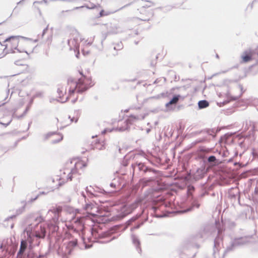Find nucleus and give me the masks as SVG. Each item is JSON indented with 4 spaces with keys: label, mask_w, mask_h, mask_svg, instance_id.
Returning <instances> with one entry per match:
<instances>
[{
    "label": "nucleus",
    "mask_w": 258,
    "mask_h": 258,
    "mask_svg": "<svg viewBox=\"0 0 258 258\" xmlns=\"http://www.w3.org/2000/svg\"><path fill=\"white\" fill-rule=\"evenodd\" d=\"M88 159L74 158L65 163L63 168L60 170V184L71 181L73 174H77L87 167Z\"/></svg>",
    "instance_id": "obj_1"
},
{
    "label": "nucleus",
    "mask_w": 258,
    "mask_h": 258,
    "mask_svg": "<svg viewBox=\"0 0 258 258\" xmlns=\"http://www.w3.org/2000/svg\"><path fill=\"white\" fill-rule=\"evenodd\" d=\"M94 209H97L94 205L92 204L86 205L85 210L87 211L88 215L78 218L75 222L76 228L78 230L83 231L86 225L92 226L94 223L93 219H95L98 222H101V221L103 222V219L101 220V218L104 216L95 214L93 211Z\"/></svg>",
    "instance_id": "obj_2"
},
{
    "label": "nucleus",
    "mask_w": 258,
    "mask_h": 258,
    "mask_svg": "<svg viewBox=\"0 0 258 258\" xmlns=\"http://www.w3.org/2000/svg\"><path fill=\"white\" fill-rule=\"evenodd\" d=\"M81 77L78 78L77 81H75L74 79L70 78H69L70 81V92L75 93L77 91L78 93H82L86 91L88 89L93 86V83L92 79L90 77H87L80 72Z\"/></svg>",
    "instance_id": "obj_3"
},
{
    "label": "nucleus",
    "mask_w": 258,
    "mask_h": 258,
    "mask_svg": "<svg viewBox=\"0 0 258 258\" xmlns=\"http://www.w3.org/2000/svg\"><path fill=\"white\" fill-rule=\"evenodd\" d=\"M21 38L22 37L14 36L6 39L4 43L7 51L15 52L17 50L19 51Z\"/></svg>",
    "instance_id": "obj_4"
},
{
    "label": "nucleus",
    "mask_w": 258,
    "mask_h": 258,
    "mask_svg": "<svg viewBox=\"0 0 258 258\" xmlns=\"http://www.w3.org/2000/svg\"><path fill=\"white\" fill-rule=\"evenodd\" d=\"M70 81L69 79L67 83L59 85L57 89L58 97L59 101L61 102H64L70 98L74 92H70Z\"/></svg>",
    "instance_id": "obj_5"
},
{
    "label": "nucleus",
    "mask_w": 258,
    "mask_h": 258,
    "mask_svg": "<svg viewBox=\"0 0 258 258\" xmlns=\"http://www.w3.org/2000/svg\"><path fill=\"white\" fill-rule=\"evenodd\" d=\"M78 120V117L77 116H74L71 117L70 116L68 115H60L58 118H56V125L58 128L62 129L69 125L73 122H76Z\"/></svg>",
    "instance_id": "obj_6"
},
{
    "label": "nucleus",
    "mask_w": 258,
    "mask_h": 258,
    "mask_svg": "<svg viewBox=\"0 0 258 258\" xmlns=\"http://www.w3.org/2000/svg\"><path fill=\"white\" fill-rule=\"evenodd\" d=\"M33 48V44L31 41L22 37L19 51H22L29 54L32 52Z\"/></svg>",
    "instance_id": "obj_7"
},
{
    "label": "nucleus",
    "mask_w": 258,
    "mask_h": 258,
    "mask_svg": "<svg viewBox=\"0 0 258 258\" xmlns=\"http://www.w3.org/2000/svg\"><path fill=\"white\" fill-rule=\"evenodd\" d=\"M83 39L82 38L81 35L76 34L73 36V38L68 41V44L72 49L78 50L79 48L80 42H82Z\"/></svg>",
    "instance_id": "obj_8"
},
{
    "label": "nucleus",
    "mask_w": 258,
    "mask_h": 258,
    "mask_svg": "<svg viewBox=\"0 0 258 258\" xmlns=\"http://www.w3.org/2000/svg\"><path fill=\"white\" fill-rule=\"evenodd\" d=\"M44 139L48 140L52 144H55L61 141L63 139L61 134L56 133H50L45 135L44 137Z\"/></svg>",
    "instance_id": "obj_9"
},
{
    "label": "nucleus",
    "mask_w": 258,
    "mask_h": 258,
    "mask_svg": "<svg viewBox=\"0 0 258 258\" xmlns=\"http://www.w3.org/2000/svg\"><path fill=\"white\" fill-rule=\"evenodd\" d=\"M139 202H136L132 206L133 207L129 208L127 206H122L120 208V213L118 215L119 218H122L126 215L130 214L132 211L136 209L138 206Z\"/></svg>",
    "instance_id": "obj_10"
},
{
    "label": "nucleus",
    "mask_w": 258,
    "mask_h": 258,
    "mask_svg": "<svg viewBox=\"0 0 258 258\" xmlns=\"http://www.w3.org/2000/svg\"><path fill=\"white\" fill-rule=\"evenodd\" d=\"M253 53L251 51H245L242 55L241 58L243 62H247L252 60Z\"/></svg>",
    "instance_id": "obj_11"
},
{
    "label": "nucleus",
    "mask_w": 258,
    "mask_h": 258,
    "mask_svg": "<svg viewBox=\"0 0 258 258\" xmlns=\"http://www.w3.org/2000/svg\"><path fill=\"white\" fill-rule=\"evenodd\" d=\"M27 246V243L25 240H22L21 242V245L19 251L18 252L19 254H22L25 251Z\"/></svg>",
    "instance_id": "obj_12"
},
{
    "label": "nucleus",
    "mask_w": 258,
    "mask_h": 258,
    "mask_svg": "<svg viewBox=\"0 0 258 258\" xmlns=\"http://www.w3.org/2000/svg\"><path fill=\"white\" fill-rule=\"evenodd\" d=\"M45 229L44 227H40V232H36L35 236L38 238H42L45 236Z\"/></svg>",
    "instance_id": "obj_13"
},
{
    "label": "nucleus",
    "mask_w": 258,
    "mask_h": 258,
    "mask_svg": "<svg viewBox=\"0 0 258 258\" xmlns=\"http://www.w3.org/2000/svg\"><path fill=\"white\" fill-rule=\"evenodd\" d=\"M179 100V96H174L169 102L166 103V107H168L169 106V105L172 104H175L177 103V102Z\"/></svg>",
    "instance_id": "obj_14"
},
{
    "label": "nucleus",
    "mask_w": 258,
    "mask_h": 258,
    "mask_svg": "<svg viewBox=\"0 0 258 258\" xmlns=\"http://www.w3.org/2000/svg\"><path fill=\"white\" fill-rule=\"evenodd\" d=\"M199 106L200 108H204L209 106V103L206 100L200 101L198 103Z\"/></svg>",
    "instance_id": "obj_15"
},
{
    "label": "nucleus",
    "mask_w": 258,
    "mask_h": 258,
    "mask_svg": "<svg viewBox=\"0 0 258 258\" xmlns=\"http://www.w3.org/2000/svg\"><path fill=\"white\" fill-rule=\"evenodd\" d=\"M95 148L99 150L104 149L105 148L104 142L102 141L101 143H100L99 142L98 143H96L95 145Z\"/></svg>",
    "instance_id": "obj_16"
},
{
    "label": "nucleus",
    "mask_w": 258,
    "mask_h": 258,
    "mask_svg": "<svg viewBox=\"0 0 258 258\" xmlns=\"http://www.w3.org/2000/svg\"><path fill=\"white\" fill-rule=\"evenodd\" d=\"M62 208L60 206H58L51 210V212H53L54 214H57L58 217L59 216V214H60Z\"/></svg>",
    "instance_id": "obj_17"
},
{
    "label": "nucleus",
    "mask_w": 258,
    "mask_h": 258,
    "mask_svg": "<svg viewBox=\"0 0 258 258\" xmlns=\"http://www.w3.org/2000/svg\"><path fill=\"white\" fill-rule=\"evenodd\" d=\"M97 226L96 225H93V227L92 228V229H91V232H92V234L93 236L95 237H97L98 236L97 235Z\"/></svg>",
    "instance_id": "obj_18"
},
{
    "label": "nucleus",
    "mask_w": 258,
    "mask_h": 258,
    "mask_svg": "<svg viewBox=\"0 0 258 258\" xmlns=\"http://www.w3.org/2000/svg\"><path fill=\"white\" fill-rule=\"evenodd\" d=\"M26 0H23L22 1H20L18 4V7L21 8L23 5H25L26 4Z\"/></svg>",
    "instance_id": "obj_19"
},
{
    "label": "nucleus",
    "mask_w": 258,
    "mask_h": 258,
    "mask_svg": "<svg viewBox=\"0 0 258 258\" xmlns=\"http://www.w3.org/2000/svg\"><path fill=\"white\" fill-rule=\"evenodd\" d=\"M109 14L110 13L109 12H106L104 10H101L100 12V16L103 17V16H107V15H109Z\"/></svg>",
    "instance_id": "obj_20"
},
{
    "label": "nucleus",
    "mask_w": 258,
    "mask_h": 258,
    "mask_svg": "<svg viewBox=\"0 0 258 258\" xmlns=\"http://www.w3.org/2000/svg\"><path fill=\"white\" fill-rule=\"evenodd\" d=\"M216 160V157L214 156H211L209 157L208 161L209 162H214Z\"/></svg>",
    "instance_id": "obj_21"
},
{
    "label": "nucleus",
    "mask_w": 258,
    "mask_h": 258,
    "mask_svg": "<svg viewBox=\"0 0 258 258\" xmlns=\"http://www.w3.org/2000/svg\"><path fill=\"white\" fill-rule=\"evenodd\" d=\"M86 7L89 8V9H94L96 7V5L95 4H90V5H89L88 4H87L86 5Z\"/></svg>",
    "instance_id": "obj_22"
},
{
    "label": "nucleus",
    "mask_w": 258,
    "mask_h": 258,
    "mask_svg": "<svg viewBox=\"0 0 258 258\" xmlns=\"http://www.w3.org/2000/svg\"><path fill=\"white\" fill-rule=\"evenodd\" d=\"M138 119V117L134 116V115H130L129 116V118L128 120H137Z\"/></svg>",
    "instance_id": "obj_23"
},
{
    "label": "nucleus",
    "mask_w": 258,
    "mask_h": 258,
    "mask_svg": "<svg viewBox=\"0 0 258 258\" xmlns=\"http://www.w3.org/2000/svg\"><path fill=\"white\" fill-rule=\"evenodd\" d=\"M48 30V28H46L44 30H43V35H44V34Z\"/></svg>",
    "instance_id": "obj_24"
},
{
    "label": "nucleus",
    "mask_w": 258,
    "mask_h": 258,
    "mask_svg": "<svg viewBox=\"0 0 258 258\" xmlns=\"http://www.w3.org/2000/svg\"><path fill=\"white\" fill-rule=\"evenodd\" d=\"M37 4H40V3H38V2H34V5L35 6V7H36V5H37Z\"/></svg>",
    "instance_id": "obj_25"
},
{
    "label": "nucleus",
    "mask_w": 258,
    "mask_h": 258,
    "mask_svg": "<svg viewBox=\"0 0 258 258\" xmlns=\"http://www.w3.org/2000/svg\"><path fill=\"white\" fill-rule=\"evenodd\" d=\"M10 122H11V121H9L8 123H7V124H6V126H7V125H8V124H10Z\"/></svg>",
    "instance_id": "obj_26"
},
{
    "label": "nucleus",
    "mask_w": 258,
    "mask_h": 258,
    "mask_svg": "<svg viewBox=\"0 0 258 258\" xmlns=\"http://www.w3.org/2000/svg\"><path fill=\"white\" fill-rule=\"evenodd\" d=\"M0 46H2V45H1V43H0Z\"/></svg>",
    "instance_id": "obj_27"
}]
</instances>
